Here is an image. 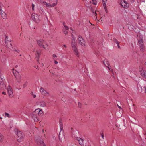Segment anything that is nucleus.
I'll list each match as a JSON object with an SVG mask.
<instances>
[{
    "instance_id": "obj_43",
    "label": "nucleus",
    "mask_w": 146,
    "mask_h": 146,
    "mask_svg": "<svg viewBox=\"0 0 146 146\" xmlns=\"http://www.w3.org/2000/svg\"><path fill=\"white\" fill-rule=\"evenodd\" d=\"M59 139L60 140V132L59 133Z\"/></svg>"
},
{
    "instance_id": "obj_62",
    "label": "nucleus",
    "mask_w": 146,
    "mask_h": 146,
    "mask_svg": "<svg viewBox=\"0 0 146 146\" xmlns=\"http://www.w3.org/2000/svg\"><path fill=\"white\" fill-rule=\"evenodd\" d=\"M17 49H16L15 50V51L16 52V51H17Z\"/></svg>"
},
{
    "instance_id": "obj_38",
    "label": "nucleus",
    "mask_w": 146,
    "mask_h": 146,
    "mask_svg": "<svg viewBox=\"0 0 146 146\" xmlns=\"http://www.w3.org/2000/svg\"><path fill=\"white\" fill-rule=\"evenodd\" d=\"M73 34L72 35V40H73V41H75V38L73 37Z\"/></svg>"
},
{
    "instance_id": "obj_48",
    "label": "nucleus",
    "mask_w": 146,
    "mask_h": 146,
    "mask_svg": "<svg viewBox=\"0 0 146 146\" xmlns=\"http://www.w3.org/2000/svg\"><path fill=\"white\" fill-rule=\"evenodd\" d=\"M117 106H118V107L119 109H121V107H120V106H119L118 104L117 105Z\"/></svg>"
},
{
    "instance_id": "obj_39",
    "label": "nucleus",
    "mask_w": 146,
    "mask_h": 146,
    "mask_svg": "<svg viewBox=\"0 0 146 146\" xmlns=\"http://www.w3.org/2000/svg\"><path fill=\"white\" fill-rule=\"evenodd\" d=\"M101 137H102L103 139H104V135L102 133H101Z\"/></svg>"
},
{
    "instance_id": "obj_46",
    "label": "nucleus",
    "mask_w": 146,
    "mask_h": 146,
    "mask_svg": "<svg viewBox=\"0 0 146 146\" xmlns=\"http://www.w3.org/2000/svg\"><path fill=\"white\" fill-rule=\"evenodd\" d=\"M0 11H1V13H2V12H3L2 10V8H0Z\"/></svg>"
},
{
    "instance_id": "obj_34",
    "label": "nucleus",
    "mask_w": 146,
    "mask_h": 146,
    "mask_svg": "<svg viewBox=\"0 0 146 146\" xmlns=\"http://www.w3.org/2000/svg\"><path fill=\"white\" fill-rule=\"evenodd\" d=\"M82 104L80 102L78 103V107L80 108H81Z\"/></svg>"
},
{
    "instance_id": "obj_26",
    "label": "nucleus",
    "mask_w": 146,
    "mask_h": 146,
    "mask_svg": "<svg viewBox=\"0 0 146 146\" xmlns=\"http://www.w3.org/2000/svg\"><path fill=\"white\" fill-rule=\"evenodd\" d=\"M42 113L43 111L41 109H40V112H39V114H38V116H41Z\"/></svg>"
},
{
    "instance_id": "obj_60",
    "label": "nucleus",
    "mask_w": 146,
    "mask_h": 146,
    "mask_svg": "<svg viewBox=\"0 0 146 146\" xmlns=\"http://www.w3.org/2000/svg\"><path fill=\"white\" fill-rule=\"evenodd\" d=\"M56 146H62L61 145H57Z\"/></svg>"
},
{
    "instance_id": "obj_33",
    "label": "nucleus",
    "mask_w": 146,
    "mask_h": 146,
    "mask_svg": "<svg viewBox=\"0 0 146 146\" xmlns=\"http://www.w3.org/2000/svg\"><path fill=\"white\" fill-rule=\"evenodd\" d=\"M63 33H64V34L66 35L67 34H68V32L66 30H64L63 31Z\"/></svg>"
},
{
    "instance_id": "obj_41",
    "label": "nucleus",
    "mask_w": 146,
    "mask_h": 146,
    "mask_svg": "<svg viewBox=\"0 0 146 146\" xmlns=\"http://www.w3.org/2000/svg\"><path fill=\"white\" fill-rule=\"evenodd\" d=\"M3 6V4L1 3H0V8H2Z\"/></svg>"
},
{
    "instance_id": "obj_17",
    "label": "nucleus",
    "mask_w": 146,
    "mask_h": 146,
    "mask_svg": "<svg viewBox=\"0 0 146 146\" xmlns=\"http://www.w3.org/2000/svg\"><path fill=\"white\" fill-rule=\"evenodd\" d=\"M103 63L104 65L107 66L108 68L110 70V68L109 67V66L110 65V64L107 59H105L103 61Z\"/></svg>"
},
{
    "instance_id": "obj_23",
    "label": "nucleus",
    "mask_w": 146,
    "mask_h": 146,
    "mask_svg": "<svg viewBox=\"0 0 146 146\" xmlns=\"http://www.w3.org/2000/svg\"><path fill=\"white\" fill-rule=\"evenodd\" d=\"M113 41L115 43H116L117 44H119V42L115 38H114L113 39Z\"/></svg>"
},
{
    "instance_id": "obj_47",
    "label": "nucleus",
    "mask_w": 146,
    "mask_h": 146,
    "mask_svg": "<svg viewBox=\"0 0 146 146\" xmlns=\"http://www.w3.org/2000/svg\"><path fill=\"white\" fill-rule=\"evenodd\" d=\"M16 52L17 53H19L20 52V50H17V51H16Z\"/></svg>"
},
{
    "instance_id": "obj_3",
    "label": "nucleus",
    "mask_w": 146,
    "mask_h": 146,
    "mask_svg": "<svg viewBox=\"0 0 146 146\" xmlns=\"http://www.w3.org/2000/svg\"><path fill=\"white\" fill-rule=\"evenodd\" d=\"M36 42L38 45L39 46L40 48H43L44 49H46V48L44 46V44L45 42L42 39L37 40Z\"/></svg>"
},
{
    "instance_id": "obj_42",
    "label": "nucleus",
    "mask_w": 146,
    "mask_h": 146,
    "mask_svg": "<svg viewBox=\"0 0 146 146\" xmlns=\"http://www.w3.org/2000/svg\"><path fill=\"white\" fill-rule=\"evenodd\" d=\"M29 25L30 27H32V28H35V27H32V26H31V23H30V24H29Z\"/></svg>"
},
{
    "instance_id": "obj_10",
    "label": "nucleus",
    "mask_w": 146,
    "mask_h": 146,
    "mask_svg": "<svg viewBox=\"0 0 146 146\" xmlns=\"http://www.w3.org/2000/svg\"><path fill=\"white\" fill-rule=\"evenodd\" d=\"M40 92L41 93L44 95L46 96H49V94L46 90L44 89V88L41 87L40 89Z\"/></svg>"
},
{
    "instance_id": "obj_6",
    "label": "nucleus",
    "mask_w": 146,
    "mask_h": 146,
    "mask_svg": "<svg viewBox=\"0 0 146 146\" xmlns=\"http://www.w3.org/2000/svg\"><path fill=\"white\" fill-rule=\"evenodd\" d=\"M31 18L33 20L37 23L40 22V20L39 18V16L37 14H34L31 15Z\"/></svg>"
},
{
    "instance_id": "obj_36",
    "label": "nucleus",
    "mask_w": 146,
    "mask_h": 146,
    "mask_svg": "<svg viewBox=\"0 0 146 146\" xmlns=\"http://www.w3.org/2000/svg\"><path fill=\"white\" fill-rule=\"evenodd\" d=\"M36 52H37V53L39 54H40V53H41V51L39 50L38 51H36Z\"/></svg>"
},
{
    "instance_id": "obj_7",
    "label": "nucleus",
    "mask_w": 146,
    "mask_h": 146,
    "mask_svg": "<svg viewBox=\"0 0 146 146\" xmlns=\"http://www.w3.org/2000/svg\"><path fill=\"white\" fill-rule=\"evenodd\" d=\"M13 73L16 79L17 80L18 82H20L21 80L19 79L21 78V76L19 72L16 70H14L13 71Z\"/></svg>"
},
{
    "instance_id": "obj_25",
    "label": "nucleus",
    "mask_w": 146,
    "mask_h": 146,
    "mask_svg": "<svg viewBox=\"0 0 146 146\" xmlns=\"http://www.w3.org/2000/svg\"><path fill=\"white\" fill-rule=\"evenodd\" d=\"M3 139V135L0 133V142H2Z\"/></svg>"
},
{
    "instance_id": "obj_35",
    "label": "nucleus",
    "mask_w": 146,
    "mask_h": 146,
    "mask_svg": "<svg viewBox=\"0 0 146 146\" xmlns=\"http://www.w3.org/2000/svg\"><path fill=\"white\" fill-rule=\"evenodd\" d=\"M27 82H26L25 83L23 84V88H25V87L27 86Z\"/></svg>"
},
{
    "instance_id": "obj_59",
    "label": "nucleus",
    "mask_w": 146,
    "mask_h": 146,
    "mask_svg": "<svg viewBox=\"0 0 146 146\" xmlns=\"http://www.w3.org/2000/svg\"><path fill=\"white\" fill-rule=\"evenodd\" d=\"M17 66H18L17 65H16V66H15V68H16V67H17Z\"/></svg>"
},
{
    "instance_id": "obj_27",
    "label": "nucleus",
    "mask_w": 146,
    "mask_h": 146,
    "mask_svg": "<svg viewBox=\"0 0 146 146\" xmlns=\"http://www.w3.org/2000/svg\"><path fill=\"white\" fill-rule=\"evenodd\" d=\"M5 116L7 117L8 118H10L11 117V115L7 113H5Z\"/></svg>"
},
{
    "instance_id": "obj_56",
    "label": "nucleus",
    "mask_w": 146,
    "mask_h": 146,
    "mask_svg": "<svg viewBox=\"0 0 146 146\" xmlns=\"http://www.w3.org/2000/svg\"><path fill=\"white\" fill-rule=\"evenodd\" d=\"M52 74L53 75H54V74H55V73L54 72H53L52 73Z\"/></svg>"
},
{
    "instance_id": "obj_28",
    "label": "nucleus",
    "mask_w": 146,
    "mask_h": 146,
    "mask_svg": "<svg viewBox=\"0 0 146 146\" xmlns=\"http://www.w3.org/2000/svg\"><path fill=\"white\" fill-rule=\"evenodd\" d=\"M107 0H102L103 5L106 6V4Z\"/></svg>"
},
{
    "instance_id": "obj_51",
    "label": "nucleus",
    "mask_w": 146,
    "mask_h": 146,
    "mask_svg": "<svg viewBox=\"0 0 146 146\" xmlns=\"http://www.w3.org/2000/svg\"><path fill=\"white\" fill-rule=\"evenodd\" d=\"M58 62L56 61H54V63L55 64H57L58 63Z\"/></svg>"
},
{
    "instance_id": "obj_30",
    "label": "nucleus",
    "mask_w": 146,
    "mask_h": 146,
    "mask_svg": "<svg viewBox=\"0 0 146 146\" xmlns=\"http://www.w3.org/2000/svg\"><path fill=\"white\" fill-rule=\"evenodd\" d=\"M90 9H91V11L92 12V13H94L96 15L97 14H96V12H95L94 13V10L92 9V7H90Z\"/></svg>"
},
{
    "instance_id": "obj_20",
    "label": "nucleus",
    "mask_w": 146,
    "mask_h": 146,
    "mask_svg": "<svg viewBox=\"0 0 146 146\" xmlns=\"http://www.w3.org/2000/svg\"><path fill=\"white\" fill-rule=\"evenodd\" d=\"M40 112V109L38 108L36 109L33 112L34 113V114H36L38 115V114H39V112Z\"/></svg>"
},
{
    "instance_id": "obj_61",
    "label": "nucleus",
    "mask_w": 146,
    "mask_h": 146,
    "mask_svg": "<svg viewBox=\"0 0 146 146\" xmlns=\"http://www.w3.org/2000/svg\"><path fill=\"white\" fill-rule=\"evenodd\" d=\"M2 119V118L1 117H0V119Z\"/></svg>"
},
{
    "instance_id": "obj_40",
    "label": "nucleus",
    "mask_w": 146,
    "mask_h": 146,
    "mask_svg": "<svg viewBox=\"0 0 146 146\" xmlns=\"http://www.w3.org/2000/svg\"><path fill=\"white\" fill-rule=\"evenodd\" d=\"M64 27L65 28V29L66 30H68V29H69L68 27V26H64Z\"/></svg>"
},
{
    "instance_id": "obj_9",
    "label": "nucleus",
    "mask_w": 146,
    "mask_h": 146,
    "mask_svg": "<svg viewBox=\"0 0 146 146\" xmlns=\"http://www.w3.org/2000/svg\"><path fill=\"white\" fill-rule=\"evenodd\" d=\"M139 45L140 47L141 51L143 52L144 48L143 47V42L142 39L138 40Z\"/></svg>"
},
{
    "instance_id": "obj_32",
    "label": "nucleus",
    "mask_w": 146,
    "mask_h": 146,
    "mask_svg": "<svg viewBox=\"0 0 146 146\" xmlns=\"http://www.w3.org/2000/svg\"><path fill=\"white\" fill-rule=\"evenodd\" d=\"M57 4V2H56V3H53L52 4H51V7H54V6H55Z\"/></svg>"
},
{
    "instance_id": "obj_63",
    "label": "nucleus",
    "mask_w": 146,
    "mask_h": 146,
    "mask_svg": "<svg viewBox=\"0 0 146 146\" xmlns=\"http://www.w3.org/2000/svg\"><path fill=\"white\" fill-rule=\"evenodd\" d=\"M36 69H37L38 70H39V69L38 68V67H37V68Z\"/></svg>"
},
{
    "instance_id": "obj_18",
    "label": "nucleus",
    "mask_w": 146,
    "mask_h": 146,
    "mask_svg": "<svg viewBox=\"0 0 146 146\" xmlns=\"http://www.w3.org/2000/svg\"><path fill=\"white\" fill-rule=\"evenodd\" d=\"M39 105L41 107H44L46 106V104L44 101H41L39 102Z\"/></svg>"
},
{
    "instance_id": "obj_12",
    "label": "nucleus",
    "mask_w": 146,
    "mask_h": 146,
    "mask_svg": "<svg viewBox=\"0 0 146 146\" xmlns=\"http://www.w3.org/2000/svg\"><path fill=\"white\" fill-rule=\"evenodd\" d=\"M7 92L8 95L10 97H12L13 96V92L11 90V88L10 86H8V88H7Z\"/></svg>"
},
{
    "instance_id": "obj_53",
    "label": "nucleus",
    "mask_w": 146,
    "mask_h": 146,
    "mask_svg": "<svg viewBox=\"0 0 146 146\" xmlns=\"http://www.w3.org/2000/svg\"><path fill=\"white\" fill-rule=\"evenodd\" d=\"M2 94H6V93H5V92H2Z\"/></svg>"
},
{
    "instance_id": "obj_45",
    "label": "nucleus",
    "mask_w": 146,
    "mask_h": 146,
    "mask_svg": "<svg viewBox=\"0 0 146 146\" xmlns=\"http://www.w3.org/2000/svg\"><path fill=\"white\" fill-rule=\"evenodd\" d=\"M53 57H57L56 55L55 54H54L53 55Z\"/></svg>"
},
{
    "instance_id": "obj_64",
    "label": "nucleus",
    "mask_w": 146,
    "mask_h": 146,
    "mask_svg": "<svg viewBox=\"0 0 146 146\" xmlns=\"http://www.w3.org/2000/svg\"><path fill=\"white\" fill-rule=\"evenodd\" d=\"M42 132H44V130H42Z\"/></svg>"
},
{
    "instance_id": "obj_44",
    "label": "nucleus",
    "mask_w": 146,
    "mask_h": 146,
    "mask_svg": "<svg viewBox=\"0 0 146 146\" xmlns=\"http://www.w3.org/2000/svg\"><path fill=\"white\" fill-rule=\"evenodd\" d=\"M119 44H117V46H118V48H119V49H120V46H119Z\"/></svg>"
},
{
    "instance_id": "obj_22",
    "label": "nucleus",
    "mask_w": 146,
    "mask_h": 146,
    "mask_svg": "<svg viewBox=\"0 0 146 146\" xmlns=\"http://www.w3.org/2000/svg\"><path fill=\"white\" fill-rule=\"evenodd\" d=\"M60 127L61 131L63 129V124L61 122L60 119Z\"/></svg>"
},
{
    "instance_id": "obj_52",
    "label": "nucleus",
    "mask_w": 146,
    "mask_h": 146,
    "mask_svg": "<svg viewBox=\"0 0 146 146\" xmlns=\"http://www.w3.org/2000/svg\"><path fill=\"white\" fill-rule=\"evenodd\" d=\"M65 22H63V25H64V26H66V25H65Z\"/></svg>"
},
{
    "instance_id": "obj_57",
    "label": "nucleus",
    "mask_w": 146,
    "mask_h": 146,
    "mask_svg": "<svg viewBox=\"0 0 146 146\" xmlns=\"http://www.w3.org/2000/svg\"><path fill=\"white\" fill-rule=\"evenodd\" d=\"M63 46H64V47H65V48H66V46L65 45H64H64H63Z\"/></svg>"
},
{
    "instance_id": "obj_54",
    "label": "nucleus",
    "mask_w": 146,
    "mask_h": 146,
    "mask_svg": "<svg viewBox=\"0 0 146 146\" xmlns=\"http://www.w3.org/2000/svg\"><path fill=\"white\" fill-rule=\"evenodd\" d=\"M33 96L34 98H35L36 96L35 95H33Z\"/></svg>"
},
{
    "instance_id": "obj_19",
    "label": "nucleus",
    "mask_w": 146,
    "mask_h": 146,
    "mask_svg": "<svg viewBox=\"0 0 146 146\" xmlns=\"http://www.w3.org/2000/svg\"><path fill=\"white\" fill-rule=\"evenodd\" d=\"M1 14L2 18L4 19H6L7 18V15L5 12H3L1 13Z\"/></svg>"
},
{
    "instance_id": "obj_1",
    "label": "nucleus",
    "mask_w": 146,
    "mask_h": 146,
    "mask_svg": "<svg viewBox=\"0 0 146 146\" xmlns=\"http://www.w3.org/2000/svg\"><path fill=\"white\" fill-rule=\"evenodd\" d=\"M15 133L17 134L18 137V141L19 142L21 141L23 139L24 137V135L21 132L19 131H18V130L17 129H15Z\"/></svg>"
},
{
    "instance_id": "obj_24",
    "label": "nucleus",
    "mask_w": 146,
    "mask_h": 146,
    "mask_svg": "<svg viewBox=\"0 0 146 146\" xmlns=\"http://www.w3.org/2000/svg\"><path fill=\"white\" fill-rule=\"evenodd\" d=\"M92 2L90 1L91 3H92L94 5H96L97 4V1L96 0H92Z\"/></svg>"
},
{
    "instance_id": "obj_14",
    "label": "nucleus",
    "mask_w": 146,
    "mask_h": 146,
    "mask_svg": "<svg viewBox=\"0 0 146 146\" xmlns=\"http://www.w3.org/2000/svg\"><path fill=\"white\" fill-rule=\"evenodd\" d=\"M123 1L124 3V5H123V3L122 1H121V2L120 4L123 7H124L125 8H127L128 7L129 4L125 1L123 0Z\"/></svg>"
},
{
    "instance_id": "obj_21",
    "label": "nucleus",
    "mask_w": 146,
    "mask_h": 146,
    "mask_svg": "<svg viewBox=\"0 0 146 146\" xmlns=\"http://www.w3.org/2000/svg\"><path fill=\"white\" fill-rule=\"evenodd\" d=\"M43 4L46 5L47 7H51V4L49 3H46V2H43Z\"/></svg>"
},
{
    "instance_id": "obj_15",
    "label": "nucleus",
    "mask_w": 146,
    "mask_h": 146,
    "mask_svg": "<svg viewBox=\"0 0 146 146\" xmlns=\"http://www.w3.org/2000/svg\"><path fill=\"white\" fill-rule=\"evenodd\" d=\"M140 72L141 76L144 78L146 79V71L143 70H142Z\"/></svg>"
},
{
    "instance_id": "obj_49",
    "label": "nucleus",
    "mask_w": 146,
    "mask_h": 146,
    "mask_svg": "<svg viewBox=\"0 0 146 146\" xmlns=\"http://www.w3.org/2000/svg\"><path fill=\"white\" fill-rule=\"evenodd\" d=\"M44 45H45L47 46H48V44L46 43V42H45V43L44 44Z\"/></svg>"
},
{
    "instance_id": "obj_29",
    "label": "nucleus",
    "mask_w": 146,
    "mask_h": 146,
    "mask_svg": "<svg viewBox=\"0 0 146 146\" xmlns=\"http://www.w3.org/2000/svg\"><path fill=\"white\" fill-rule=\"evenodd\" d=\"M39 55L40 54H39L37 53L36 54V58H37V61H38H38H39Z\"/></svg>"
},
{
    "instance_id": "obj_50",
    "label": "nucleus",
    "mask_w": 146,
    "mask_h": 146,
    "mask_svg": "<svg viewBox=\"0 0 146 146\" xmlns=\"http://www.w3.org/2000/svg\"><path fill=\"white\" fill-rule=\"evenodd\" d=\"M7 38H8V37L7 36H6V38H5V42H6V39H7Z\"/></svg>"
},
{
    "instance_id": "obj_13",
    "label": "nucleus",
    "mask_w": 146,
    "mask_h": 146,
    "mask_svg": "<svg viewBox=\"0 0 146 146\" xmlns=\"http://www.w3.org/2000/svg\"><path fill=\"white\" fill-rule=\"evenodd\" d=\"M138 89L139 92H141L143 91L145 92H146V88L145 86L143 87V88L142 87H141L140 86H138Z\"/></svg>"
},
{
    "instance_id": "obj_37",
    "label": "nucleus",
    "mask_w": 146,
    "mask_h": 146,
    "mask_svg": "<svg viewBox=\"0 0 146 146\" xmlns=\"http://www.w3.org/2000/svg\"><path fill=\"white\" fill-rule=\"evenodd\" d=\"M34 6H35V5L34 4H32V9L33 11L34 10Z\"/></svg>"
},
{
    "instance_id": "obj_55",
    "label": "nucleus",
    "mask_w": 146,
    "mask_h": 146,
    "mask_svg": "<svg viewBox=\"0 0 146 146\" xmlns=\"http://www.w3.org/2000/svg\"><path fill=\"white\" fill-rule=\"evenodd\" d=\"M31 94L32 95H34L33 93V92H31Z\"/></svg>"
},
{
    "instance_id": "obj_31",
    "label": "nucleus",
    "mask_w": 146,
    "mask_h": 146,
    "mask_svg": "<svg viewBox=\"0 0 146 146\" xmlns=\"http://www.w3.org/2000/svg\"><path fill=\"white\" fill-rule=\"evenodd\" d=\"M103 6L104 7V9H105V11H106V12L107 13V12H108V10H107V9L106 8V6Z\"/></svg>"
},
{
    "instance_id": "obj_5",
    "label": "nucleus",
    "mask_w": 146,
    "mask_h": 146,
    "mask_svg": "<svg viewBox=\"0 0 146 146\" xmlns=\"http://www.w3.org/2000/svg\"><path fill=\"white\" fill-rule=\"evenodd\" d=\"M6 86L4 83L3 77L0 74V89H3L5 88Z\"/></svg>"
},
{
    "instance_id": "obj_11",
    "label": "nucleus",
    "mask_w": 146,
    "mask_h": 146,
    "mask_svg": "<svg viewBox=\"0 0 146 146\" xmlns=\"http://www.w3.org/2000/svg\"><path fill=\"white\" fill-rule=\"evenodd\" d=\"M32 118L35 121H37L39 120L38 115L34 114V113L33 112L31 114Z\"/></svg>"
},
{
    "instance_id": "obj_16",
    "label": "nucleus",
    "mask_w": 146,
    "mask_h": 146,
    "mask_svg": "<svg viewBox=\"0 0 146 146\" xmlns=\"http://www.w3.org/2000/svg\"><path fill=\"white\" fill-rule=\"evenodd\" d=\"M76 138V139L78 141L80 145H83L84 140L83 139L78 137H77Z\"/></svg>"
},
{
    "instance_id": "obj_8",
    "label": "nucleus",
    "mask_w": 146,
    "mask_h": 146,
    "mask_svg": "<svg viewBox=\"0 0 146 146\" xmlns=\"http://www.w3.org/2000/svg\"><path fill=\"white\" fill-rule=\"evenodd\" d=\"M78 39L79 44L82 46H85V42L81 36L80 35L78 36Z\"/></svg>"
},
{
    "instance_id": "obj_58",
    "label": "nucleus",
    "mask_w": 146,
    "mask_h": 146,
    "mask_svg": "<svg viewBox=\"0 0 146 146\" xmlns=\"http://www.w3.org/2000/svg\"><path fill=\"white\" fill-rule=\"evenodd\" d=\"M10 45H11V46L12 47V44L11 43H10Z\"/></svg>"
},
{
    "instance_id": "obj_4",
    "label": "nucleus",
    "mask_w": 146,
    "mask_h": 146,
    "mask_svg": "<svg viewBox=\"0 0 146 146\" xmlns=\"http://www.w3.org/2000/svg\"><path fill=\"white\" fill-rule=\"evenodd\" d=\"M76 41H73V40H72L71 41V46L72 48V50L74 51V53L75 54L77 55L78 56V52L76 49Z\"/></svg>"
},
{
    "instance_id": "obj_2",
    "label": "nucleus",
    "mask_w": 146,
    "mask_h": 146,
    "mask_svg": "<svg viewBox=\"0 0 146 146\" xmlns=\"http://www.w3.org/2000/svg\"><path fill=\"white\" fill-rule=\"evenodd\" d=\"M35 140L37 143V144L39 146H46L42 139L40 137H36Z\"/></svg>"
}]
</instances>
